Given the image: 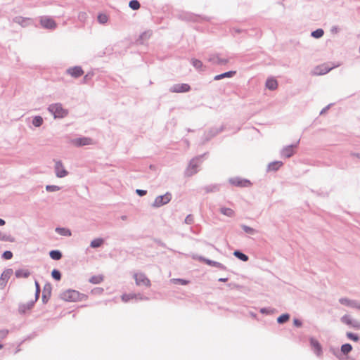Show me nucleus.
Returning a JSON list of instances; mask_svg holds the SVG:
<instances>
[{
	"label": "nucleus",
	"instance_id": "nucleus-1",
	"mask_svg": "<svg viewBox=\"0 0 360 360\" xmlns=\"http://www.w3.org/2000/svg\"><path fill=\"white\" fill-rule=\"evenodd\" d=\"M176 16L178 19L181 20L198 23H201L203 21L209 22L211 20V18L208 16L198 15L188 11H180Z\"/></svg>",
	"mask_w": 360,
	"mask_h": 360
},
{
	"label": "nucleus",
	"instance_id": "nucleus-2",
	"mask_svg": "<svg viewBox=\"0 0 360 360\" xmlns=\"http://www.w3.org/2000/svg\"><path fill=\"white\" fill-rule=\"evenodd\" d=\"M60 298L66 302H78L85 300L87 295L80 293L79 291L68 289L60 294Z\"/></svg>",
	"mask_w": 360,
	"mask_h": 360
},
{
	"label": "nucleus",
	"instance_id": "nucleus-3",
	"mask_svg": "<svg viewBox=\"0 0 360 360\" xmlns=\"http://www.w3.org/2000/svg\"><path fill=\"white\" fill-rule=\"evenodd\" d=\"M207 154V153H205L191 160L185 172V174L187 176H191L198 172V167L202 163V158Z\"/></svg>",
	"mask_w": 360,
	"mask_h": 360
},
{
	"label": "nucleus",
	"instance_id": "nucleus-4",
	"mask_svg": "<svg viewBox=\"0 0 360 360\" xmlns=\"http://www.w3.org/2000/svg\"><path fill=\"white\" fill-rule=\"evenodd\" d=\"M48 110L53 115L55 119H61L68 115V110L63 108L60 103H52L49 105Z\"/></svg>",
	"mask_w": 360,
	"mask_h": 360
},
{
	"label": "nucleus",
	"instance_id": "nucleus-5",
	"mask_svg": "<svg viewBox=\"0 0 360 360\" xmlns=\"http://www.w3.org/2000/svg\"><path fill=\"white\" fill-rule=\"evenodd\" d=\"M224 129V126H221L219 128L212 127L207 131H205L203 136L201 138V144L205 145L209 141H210L212 138L216 136L219 133L222 132Z\"/></svg>",
	"mask_w": 360,
	"mask_h": 360
},
{
	"label": "nucleus",
	"instance_id": "nucleus-6",
	"mask_svg": "<svg viewBox=\"0 0 360 360\" xmlns=\"http://www.w3.org/2000/svg\"><path fill=\"white\" fill-rule=\"evenodd\" d=\"M228 181L231 185L238 188H248L252 185L250 180L240 176L231 177Z\"/></svg>",
	"mask_w": 360,
	"mask_h": 360
},
{
	"label": "nucleus",
	"instance_id": "nucleus-7",
	"mask_svg": "<svg viewBox=\"0 0 360 360\" xmlns=\"http://www.w3.org/2000/svg\"><path fill=\"white\" fill-rule=\"evenodd\" d=\"M172 198V195L170 192H167L164 195H158L155 198L152 204L153 207H160L169 203Z\"/></svg>",
	"mask_w": 360,
	"mask_h": 360
},
{
	"label": "nucleus",
	"instance_id": "nucleus-8",
	"mask_svg": "<svg viewBox=\"0 0 360 360\" xmlns=\"http://www.w3.org/2000/svg\"><path fill=\"white\" fill-rule=\"evenodd\" d=\"M193 258L194 259H197L200 262H204L205 264L210 266H214V267H217L221 270H226L227 268L226 266H224L223 264L219 262H216V261H214V260H212V259H210L208 258H206L203 256H200V255H193Z\"/></svg>",
	"mask_w": 360,
	"mask_h": 360
},
{
	"label": "nucleus",
	"instance_id": "nucleus-9",
	"mask_svg": "<svg viewBox=\"0 0 360 360\" xmlns=\"http://www.w3.org/2000/svg\"><path fill=\"white\" fill-rule=\"evenodd\" d=\"M39 22L41 27L44 29L53 30L57 27L56 22L53 20V18L48 15L40 17Z\"/></svg>",
	"mask_w": 360,
	"mask_h": 360
},
{
	"label": "nucleus",
	"instance_id": "nucleus-10",
	"mask_svg": "<svg viewBox=\"0 0 360 360\" xmlns=\"http://www.w3.org/2000/svg\"><path fill=\"white\" fill-rule=\"evenodd\" d=\"M299 143L300 140H298L295 143H292L290 145L283 147L280 152L281 156L285 158H291L295 154V149L297 148Z\"/></svg>",
	"mask_w": 360,
	"mask_h": 360
},
{
	"label": "nucleus",
	"instance_id": "nucleus-11",
	"mask_svg": "<svg viewBox=\"0 0 360 360\" xmlns=\"http://www.w3.org/2000/svg\"><path fill=\"white\" fill-rule=\"evenodd\" d=\"M309 345L311 347V350L316 354V356L318 358L321 357L323 354V348L319 341L316 340L315 338L311 337L309 338Z\"/></svg>",
	"mask_w": 360,
	"mask_h": 360
},
{
	"label": "nucleus",
	"instance_id": "nucleus-12",
	"mask_svg": "<svg viewBox=\"0 0 360 360\" xmlns=\"http://www.w3.org/2000/svg\"><path fill=\"white\" fill-rule=\"evenodd\" d=\"M191 89L188 84L181 83L175 84L169 88V91L172 93H186Z\"/></svg>",
	"mask_w": 360,
	"mask_h": 360
},
{
	"label": "nucleus",
	"instance_id": "nucleus-13",
	"mask_svg": "<svg viewBox=\"0 0 360 360\" xmlns=\"http://www.w3.org/2000/svg\"><path fill=\"white\" fill-rule=\"evenodd\" d=\"M13 274L12 269H5L0 276V289L3 290L6 287L8 281Z\"/></svg>",
	"mask_w": 360,
	"mask_h": 360
},
{
	"label": "nucleus",
	"instance_id": "nucleus-14",
	"mask_svg": "<svg viewBox=\"0 0 360 360\" xmlns=\"http://www.w3.org/2000/svg\"><path fill=\"white\" fill-rule=\"evenodd\" d=\"M134 278L137 285H145L146 287H149L151 285L150 281L143 273H135L134 274Z\"/></svg>",
	"mask_w": 360,
	"mask_h": 360
},
{
	"label": "nucleus",
	"instance_id": "nucleus-15",
	"mask_svg": "<svg viewBox=\"0 0 360 360\" xmlns=\"http://www.w3.org/2000/svg\"><path fill=\"white\" fill-rule=\"evenodd\" d=\"M54 170L58 178H63L68 174V172L65 169L61 160L56 161Z\"/></svg>",
	"mask_w": 360,
	"mask_h": 360
},
{
	"label": "nucleus",
	"instance_id": "nucleus-16",
	"mask_svg": "<svg viewBox=\"0 0 360 360\" xmlns=\"http://www.w3.org/2000/svg\"><path fill=\"white\" fill-rule=\"evenodd\" d=\"M71 143L77 147H82L91 145L92 143V139L86 136H81L72 139Z\"/></svg>",
	"mask_w": 360,
	"mask_h": 360
},
{
	"label": "nucleus",
	"instance_id": "nucleus-17",
	"mask_svg": "<svg viewBox=\"0 0 360 360\" xmlns=\"http://www.w3.org/2000/svg\"><path fill=\"white\" fill-rule=\"evenodd\" d=\"M52 285L50 283L47 282L43 288V292L41 296V301L43 304H46L51 295Z\"/></svg>",
	"mask_w": 360,
	"mask_h": 360
},
{
	"label": "nucleus",
	"instance_id": "nucleus-18",
	"mask_svg": "<svg viewBox=\"0 0 360 360\" xmlns=\"http://www.w3.org/2000/svg\"><path fill=\"white\" fill-rule=\"evenodd\" d=\"M338 66V65H334L330 67L328 65L326 64L318 65L315 68L314 74L316 75H323L328 73L332 69Z\"/></svg>",
	"mask_w": 360,
	"mask_h": 360
},
{
	"label": "nucleus",
	"instance_id": "nucleus-19",
	"mask_svg": "<svg viewBox=\"0 0 360 360\" xmlns=\"http://www.w3.org/2000/svg\"><path fill=\"white\" fill-rule=\"evenodd\" d=\"M66 72L74 78H79L84 73L82 67L79 65L69 68Z\"/></svg>",
	"mask_w": 360,
	"mask_h": 360
},
{
	"label": "nucleus",
	"instance_id": "nucleus-20",
	"mask_svg": "<svg viewBox=\"0 0 360 360\" xmlns=\"http://www.w3.org/2000/svg\"><path fill=\"white\" fill-rule=\"evenodd\" d=\"M34 300H30L27 303H20L18 305V311L20 314H25L28 310H30L34 305L35 302Z\"/></svg>",
	"mask_w": 360,
	"mask_h": 360
},
{
	"label": "nucleus",
	"instance_id": "nucleus-21",
	"mask_svg": "<svg viewBox=\"0 0 360 360\" xmlns=\"http://www.w3.org/2000/svg\"><path fill=\"white\" fill-rule=\"evenodd\" d=\"M221 184H213L205 186L202 188L205 191V193H217L219 192L221 189Z\"/></svg>",
	"mask_w": 360,
	"mask_h": 360
},
{
	"label": "nucleus",
	"instance_id": "nucleus-22",
	"mask_svg": "<svg viewBox=\"0 0 360 360\" xmlns=\"http://www.w3.org/2000/svg\"><path fill=\"white\" fill-rule=\"evenodd\" d=\"M236 75V70H229L228 72H225L221 73L219 75H215L214 77V80L218 81V80H221L224 78H231L233 76H235Z\"/></svg>",
	"mask_w": 360,
	"mask_h": 360
},
{
	"label": "nucleus",
	"instance_id": "nucleus-23",
	"mask_svg": "<svg viewBox=\"0 0 360 360\" xmlns=\"http://www.w3.org/2000/svg\"><path fill=\"white\" fill-rule=\"evenodd\" d=\"M283 163L282 161L276 160V161L271 162L268 164L266 170H267V172H270V171L276 172L280 169L281 167L283 166Z\"/></svg>",
	"mask_w": 360,
	"mask_h": 360
},
{
	"label": "nucleus",
	"instance_id": "nucleus-24",
	"mask_svg": "<svg viewBox=\"0 0 360 360\" xmlns=\"http://www.w3.org/2000/svg\"><path fill=\"white\" fill-rule=\"evenodd\" d=\"M265 86L269 90L274 91L278 87V82L275 78L269 77L266 79Z\"/></svg>",
	"mask_w": 360,
	"mask_h": 360
},
{
	"label": "nucleus",
	"instance_id": "nucleus-25",
	"mask_svg": "<svg viewBox=\"0 0 360 360\" xmlns=\"http://www.w3.org/2000/svg\"><path fill=\"white\" fill-rule=\"evenodd\" d=\"M356 302H357V300H350L347 297H341L339 300V302L341 304L351 307V308H354V309L355 308Z\"/></svg>",
	"mask_w": 360,
	"mask_h": 360
},
{
	"label": "nucleus",
	"instance_id": "nucleus-26",
	"mask_svg": "<svg viewBox=\"0 0 360 360\" xmlns=\"http://www.w3.org/2000/svg\"><path fill=\"white\" fill-rule=\"evenodd\" d=\"M152 35L150 30H147L142 32L136 40V42L139 44H143L145 41L148 40Z\"/></svg>",
	"mask_w": 360,
	"mask_h": 360
},
{
	"label": "nucleus",
	"instance_id": "nucleus-27",
	"mask_svg": "<svg viewBox=\"0 0 360 360\" xmlns=\"http://www.w3.org/2000/svg\"><path fill=\"white\" fill-rule=\"evenodd\" d=\"M30 274H31V273H30V270H28V269H20L15 271V276L18 278H28L30 276Z\"/></svg>",
	"mask_w": 360,
	"mask_h": 360
},
{
	"label": "nucleus",
	"instance_id": "nucleus-28",
	"mask_svg": "<svg viewBox=\"0 0 360 360\" xmlns=\"http://www.w3.org/2000/svg\"><path fill=\"white\" fill-rule=\"evenodd\" d=\"M55 231L63 236L70 237L72 236L71 231L68 228L58 226L55 229Z\"/></svg>",
	"mask_w": 360,
	"mask_h": 360
},
{
	"label": "nucleus",
	"instance_id": "nucleus-29",
	"mask_svg": "<svg viewBox=\"0 0 360 360\" xmlns=\"http://www.w3.org/2000/svg\"><path fill=\"white\" fill-rule=\"evenodd\" d=\"M49 257L53 259V260H60L62 257H63V253L60 250H51V251H49Z\"/></svg>",
	"mask_w": 360,
	"mask_h": 360
},
{
	"label": "nucleus",
	"instance_id": "nucleus-30",
	"mask_svg": "<svg viewBox=\"0 0 360 360\" xmlns=\"http://www.w3.org/2000/svg\"><path fill=\"white\" fill-rule=\"evenodd\" d=\"M233 256L236 257L237 259L243 261V262H247L248 261L249 259V257L245 255V253H243L241 250H234L233 253Z\"/></svg>",
	"mask_w": 360,
	"mask_h": 360
},
{
	"label": "nucleus",
	"instance_id": "nucleus-31",
	"mask_svg": "<svg viewBox=\"0 0 360 360\" xmlns=\"http://www.w3.org/2000/svg\"><path fill=\"white\" fill-rule=\"evenodd\" d=\"M105 240L103 238H96L92 240L90 243V247L91 248H100L103 243Z\"/></svg>",
	"mask_w": 360,
	"mask_h": 360
},
{
	"label": "nucleus",
	"instance_id": "nucleus-32",
	"mask_svg": "<svg viewBox=\"0 0 360 360\" xmlns=\"http://www.w3.org/2000/svg\"><path fill=\"white\" fill-rule=\"evenodd\" d=\"M191 64L198 71H204V66L203 63L200 60L196 59V58H192L191 59Z\"/></svg>",
	"mask_w": 360,
	"mask_h": 360
},
{
	"label": "nucleus",
	"instance_id": "nucleus-33",
	"mask_svg": "<svg viewBox=\"0 0 360 360\" xmlns=\"http://www.w3.org/2000/svg\"><path fill=\"white\" fill-rule=\"evenodd\" d=\"M219 212L223 215L227 216L229 217H233L235 215V212L232 209L226 207H220Z\"/></svg>",
	"mask_w": 360,
	"mask_h": 360
},
{
	"label": "nucleus",
	"instance_id": "nucleus-34",
	"mask_svg": "<svg viewBox=\"0 0 360 360\" xmlns=\"http://www.w3.org/2000/svg\"><path fill=\"white\" fill-rule=\"evenodd\" d=\"M30 20V18H23L22 16H16L13 18V22L25 27L27 25V22Z\"/></svg>",
	"mask_w": 360,
	"mask_h": 360
},
{
	"label": "nucleus",
	"instance_id": "nucleus-35",
	"mask_svg": "<svg viewBox=\"0 0 360 360\" xmlns=\"http://www.w3.org/2000/svg\"><path fill=\"white\" fill-rule=\"evenodd\" d=\"M290 315L288 313H284V314H282L281 315H280L277 318L276 321L278 324H283V323L288 322L290 320Z\"/></svg>",
	"mask_w": 360,
	"mask_h": 360
},
{
	"label": "nucleus",
	"instance_id": "nucleus-36",
	"mask_svg": "<svg viewBox=\"0 0 360 360\" xmlns=\"http://www.w3.org/2000/svg\"><path fill=\"white\" fill-rule=\"evenodd\" d=\"M352 350V346L349 343H345L342 345L340 349V353L342 354H347Z\"/></svg>",
	"mask_w": 360,
	"mask_h": 360
},
{
	"label": "nucleus",
	"instance_id": "nucleus-37",
	"mask_svg": "<svg viewBox=\"0 0 360 360\" xmlns=\"http://www.w3.org/2000/svg\"><path fill=\"white\" fill-rule=\"evenodd\" d=\"M230 33L233 36L236 37L238 34H248V30L244 29H240L238 27H231L230 28Z\"/></svg>",
	"mask_w": 360,
	"mask_h": 360
},
{
	"label": "nucleus",
	"instance_id": "nucleus-38",
	"mask_svg": "<svg viewBox=\"0 0 360 360\" xmlns=\"http://www.w3.org/2000/svg\"><path fill=\"white\" fill-rule=\"evenodd\" d=\"M44 120L40 115H36L33 117L32 123L35 127H39L43 124Z\"/></svg>",
	"mask_w": 360,
	"mask_h": 360
},
{
	"label": "nucleus",
	"instance_id": "nucleus-39",
	"mask_svg": "<svg viewBox=\"0 0 360 360\" xmlns=\"http://www.w3.org/2000/svg\"><path fill=\"white\" fill-rule=\"evenodd\" d=\"M103 281V275L93 276L89 280V281L91 283H93V284H99Z\"/></svg>",
	"mask_w": 360,
	"mask_h": 360
},
{
	"label": "nucleus",
	"instance_id": "nucleus-40",
	"mask_svg": "<svg viewBox=\"0 0 360 360\" xmlns=\"http://www.w3.org/2000/svg\"><path fill=\"white\" fill-rule=\"evenodd\" d=\"M324 34V31L321 28H318L311 32V36L315 39H319Z\"/></svg>",
	"mask_w": 360,
	"mask_h": 360
},
{
	"label": "nucleus",
	"instance_id": "nucleus-41",
	"mask_svg": "<svg viewBox=\"0 0 360 360\" xmlns=\"http://www.w3.org/2000/svg\"><path fill=\"white\" fill-rule=\"evenodd\" d=\"M219 56L218 54H211L209 56L207 60L213 65H218L219 63Z\"/></svg>",
	"mask_w": 360,
	"mask_h": 360
},
{
	"label": "nucleus",
	"instance_id": "nucleus-42",
	"mask_svg": "<svg viewBox=\"0 0 360 360\" xmlns=\"http://www.w3.org/2000/svg\"><path fill=\"white\" fill-rule=\"evenodd\" d=\"M240 227L245 233L250 235H254L257 232V230H255V229L248 226L245 224H240Z\"/></svg>",
	"mask_w": 360,
	"mask_h": 360
},
{
	"label": "nucleus",
	"instance_id": "nucleus-43",
	"mask_svg": "<svg viewBox=\"0 0 360 360\" xmlns=\"http://www.w3.org/2000/svg\"><path fill=\"white\" fill-rule=\"evenodd\" d=\"M97 20L100 24L104 25L108 20V17L106 14L100 13L97 16Z\"/></svg>",
	"mask_w": 360,
	"mask_h": 360
},
{
	"label": "nucleus",
	"instance_id": "nucleus-44",
	"mask_svg": "<svg viewBox=\"0 0 360 360\" xmlns=\"http://www.w3.org/2000/svg\"><path fill=\"white\" fill-rule=\"evenodd\" d=\"M171 281L174 284L181 285H186L190 283V281L188 280L184 279V278H172L171 280Z\"/></svg>",
	"mask_w": 360,
	"mask_h": 360
},
{
	"label": "nucleus",
	"instance_id": "nucleus-45",
	"mask_svg": "<svg viewBox=\"0 0 360 360\" xmlns=\"http://www.w3.org/2000/svg\"><path fill=\"white\" fill-rule=\"evenodd\" d=\"M129 7L133 11H136L140 8L141 4L138 0H131L129 2Z\"/></svg>",
	"mask_w": 360,
	"mask_h": 360
},
{
	"label": "nucleus",
	"instance_id": "nucleus-46",
	"mask_svg": "<svg viewBox=\"0 0 360 360\" xmlns=\"http://www.w3.org/2000/svg\"><path fill=\"white\" fill-rule=\"evenodd\" d=\"M51 277L55 280V281H60L61 279V277H62V274H61V272L57 269H53L51 271Z\"/></svg>",
	"mask_w": 360,
	"mask_h": 360
},
{
	"label": "nucleus",
	"instance_id": "nucleus-47",
	"mask_svg": "<svg viewBox=\"0 0 360 360\" xmlns=\"http://www.w3.org/2000/svg\"><path fill=\"white\" fill-rule=\"evenodd\" d=\"M136 297V293H124L122 295V300L124 302H127L131 300H134Z\"/></svg>",
	"mask_w": 360,
	"mask_h": 360
},
{
	"label": "nucleus",
	"instance_id": "nucleus-48",
	"mask_svg": "<svg viewBox=\"0 0 360 360\" xmlns=\"http://www.w3.org/2000/svg\"><path fill=\"white\" fill-rule=\"evenodd\" d=\"M346 336L348 339L354 342H358L359 340V336L358 334L354 333L352 332H347Z\"/></svg>",
	"mask_w": 360,
	"mask_h": 360
},
{
	"label": "nucleus",
	"instance_id": "nucleus-49",
	"mask_svg": "<svg viewBox=\"0 0 360 360\" xmlns=\"http://www.w3.org/2000/svg\"><path fill=\"white\" fill-rule=\"evenodd\" d=\"M34 285H35L34 300L37 301L40 296L41 288H40V285L37 281H35Z\"/></svg>",
	"mask_w": 360,
	"mask_h": 360
},
{
	"label": "nucleus",
	"instance_id": "nucleus-50",
	"mask_svg": "<svg viewBox=\"0 0 360 360\" xmlns=\"http://www.w3.org/2000/svg\"><path fill=\"white\" fill-rule=\"evenodd\" d=\"M352 319L348 314H345L344 316H342L340 318V321H341L342 323H345L346 325H348L349 326H350L351 323H352Z\"/></svg>",
	"mask_w": 360,
	"mask_h": 360
},
{
	"label": "nucleus",
	"instance_id": "nucleus-51",
	"mask_svg": "<svg viewBox=\"0 0 360 360\" xmlns=\"http://www.w3.org/2000/svg\"><path fill=\"white\" fill-rule=\"evenodd\" d=\"M13 256V254L11 251L6 250L2 253L1 258L5 260H8V259H12Z\"/></svg>",
	"mask_w": 360,
	"mask_h": 360
},
{
	"label": "nucleus",
	"instance_id": "nucleus-52",
	"mask_svg": "<svg viewBox=\"0 0 360 360\" xmlns=\"http://www.w3.org/2000/svg\"><path fill=\"white\" fill-rule=\"evenodd\" d=\"M0 240H1V241L13 242L14 241V238L12 237L11 236H7V235H5V234H2L0 232Z\"/></svg>",
	"mask_w": 360,
	"mask_h": 360
},
{
	"label": "nucleus",
	"instance_id": "nucleus-53",
	"mask_svg": "<svg viewBox=\"0 0 360 360\" xmlns=\"http://www.w3.org/2000/svg\"><path fill=\"white\" fill-rule=\"evenodd\" d=\"M60 189V186L56 185H47L46 186V191L48 192H56Z\"/></svg>",
	"mask_w": 360,
	"mask_h": 360
},
{
	"label": "nucleus",
	"instance_id": "nucleus-54",
	"mask_svg": "<svg viewBox=\"0 0 360 360\" xmlns=\"http://www.w3.org/2000/svg\"><path fill=\"white\" fill-rule=\"evenodd\" d=\"M274 309L271 307H262L260 309L259 312L262 314L269 315L274 312Z\"/></svg>",
	"mask_w": 360,
	"mask_h": 360
},
{
	"label": "nucleus",
	"instance_id": "nucleus-55",
	"mask_svg": "<svg viewBox=\"0 0 360 360\" xmlns=\"http://www.w3.org/2000/svg\"><path fill=\"white\" fill-rule=\"evenodd\" d=\"M9 333V330L7 329L0 330V342L5 339Z\"/></svg>",
	"mask_w": 360,
	"mask_h": 360
},
{
	"label": "nucleus",
	"instance_id": "nucleus-56",
	"mask_svg": "<svg viewBox=\"0 0 360 360\" xmlns=\"http://www.w3.org/2000/svg\"><path fill=\"white\" fill-rule=\"evenodd\" d=\"M186 224H192L194 222V217L191 214H188L184 220Z\"/></svg>",
	"mask_w": 360,
	"mask_h": 360
},
{
	"label": "nucleus",
	"instance_id": "nucleus-57",
	"mask_svg": "<svg viewBox=\"0 0 360 360\" xmlns=\"http://www.w3.org/2000/svg\"><path fill=\"white\" fill-rule=\"evenodd\" d=\"M352 322L350 327H352L356 330L360 329V321L352 319Z\"/></svg>",
	"mask_w": 360,
	"mask_h": 360
},
{
	"label": "nucleus",
	"instance_id": "nucleus-58",
	"mask_svg": "<svg viewBox=\"0 0 360 360\" xmlns=\"http://www.w3.org/2000/svg\"><path fill=\"white\" fill-rule=\"evenodd\" d=\"M293 325L297 328H300L302 326V321L297 318L293 319Z\"/></svg>",
	"mask_w": 360,
	"mask_h": 360
},
{
	"label": "nucleus",
	"instance_id": "nucleus-59",
	"mask_svg": "<svg viewBox=\"0 0 360 360\" xmlns=\"http://www.w3.org/2000/svg\"><path fill=\"white\" fill-rule=\"evenodd\" d=\"M149 298L146 296L143 295L141 293H136V297L135 300H148Z\"/></svg>",
	"mask_w": 360,
	"mask_h": 360
},
{
	"label": "nucleus",
	"instance_id": "nucleus-60",
	"mask_svg": "<svg viewBox=\"0 0 360 360\" xmlns=\"http://www.w3.org/2000/svg\"><path fill=\"white\" fill-rule=\"evenodd\" d=\"M136 193L140 197H143L147 194V191L143 189H136Z\"/></svg>",
	"mask_w": 360,
	"mask_h": 360
},
{
	"label": "nucleus",
	"instance_id": "nucleus-61",
	"mask_svg": "<svg viewBox=\"0 0 360 360\" xmlns=\"http://www.w3.org/2000/svg\"><path fill=\"white\" fill-rule=\"evenodd\" d=\"M340 29L338 25H333L330 28V32L332 34H338L340 32Z\"/></svg>",
	"mask_w": 360,
	"mask_h": 360
},
{
	"label": "nucleus",
	"instance_id": "nucleus-62",
	"mask_svg": "<svg viewBox=\"0 0 360 360\" xmlns=\"http://www.w3.org/2000/svg\"><path fill=\"white\" fill-rule=\"evenodd\" d=\"M103 292V289L102 288H95L91 290L93 294H101Z\"/></svg>",
	"mask_w": 360,
	"mask_h": 360
},
{
	"label": "nucleus",
	"instance_id": "nucleus-63",
	"mask_svg": "<svg viewBox=\"0 0 360 360\" xmlns=\"http://www.w3.org/2000/svg\"><path fill=\"white\" fill-rule=\"evenodd\" d=\"M155 242L157 245H158L159 246H161L162 248H166L167 246H166V244L165 243H163L161 240L160 239H155Z\"/></svg>",
	"mask_w": 360,
	"mask_h": 360
},
{
	"label": "nucleus",
	"instance_id": "nucleus-64",
	"mask_svg": "<svg viewBox=\"0 0 360 360\" xmlns=\"http://www.w3.org/2000/svg\"><path fill=\"white\" fill-rule=\"evenodd\" d=\"M330 349L334 355H335L337 357H339V354H340V352L338 349L330 347Z\"/></svg>",
	"mask_w": 360,
	"mask_h": 360
}]
</instances>
